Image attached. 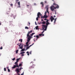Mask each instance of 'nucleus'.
Instances as JSON below:
<instances>
[{
  "label": "nucleus",
  "mask_w": 75,
  "mask_h": 75,
  "mask_svg": "<svg viewBox=\"0 0 75 75\" xmlns=\"http://www.w3.org/2000/svg\"><path fill=\"white\" fill-rule=\"evenodd\" d=\"M1 25V23H0V25Z\"/></svg>",
  "instance_id": "0e129e2a"
},
{
  "label": "nucleus",
  "mask_w": 75,
  "mask_h": 75,
  "mask_svg": "<svg viewBox=\"0 0 75 75\" xmlns=\"http://www.w3.org/2000/svg\"><path fill=\"white\" fill-rule=\"evenodd\" d=\"M38 39V38H37L36 39V40H37Z\"/></svg>",
  "instance_id": "338daca9"
},
{
  "label": "nucleus",
  "mask_w": 75,
  "mask_h": 75,
  "mask_svg": "<svg viewBox=\"0 0 75 75\" xmlns=\"http://www.w3.org/2000/svg\"><path fill=\"white\" fill-rule=\"evenodd\" d=\"M18 50H17L16 51V54H18Z\"/></svg>",
  "instance_id": "6ab92c4d"
},
{
  "label": "nucleus",
  "mask_w": 75,
  "mask_h": 75,
  "mask_svg": "<svg viewBox=\"0 0 75 75\" xmlns=\"http://www.w3.org/2000/svg\"><path fill=\"white\" fill-rule=\"evenodd\" d=\"M36 19L37 21H38V17L36 18Z\"/></svg>",
  "instance_id": "f704fd0d"
},
{
  "label": "nucleus",
  "mask_w": 75,
  "mask_h": 75,
  "mask_svg": "<svg viewBox=\"0 0 75 75\" xmlns=\"http://www.w3.org/2000/svg\"><path fill=\"white\" fill-rule=\"evenodd\" d=\"M19 60H20V59H17L16 60V62H18V61H19Z\"/></svg>",
  "instance_id": "a878e982"
},
{
  "label": "nucleus",
  "mask_w": 75,
  "mask_h": 75,
  "mask_svg": "<svg viewBox=\"0 0 75 75\" xmlns=\"http://www.w3.org/2000/svg\"><path fill=\"white\" fill-rule=\"evenodd\" d=\"M18 6H20V2H18Z\"/></svg>",
  "instance_id": "a211bd4d"
},
{
  "label": "nucleus",
  "mask_w": 75,
  "mask_h": 75,
  "mask_svg": "<svg viewBox=\"0 0 75 75\" xmlns=\"http://www.w3.org/2000/svg\"><path fill=\"white\" fill-rule=\"evenodd\" d=\"M49 20H47L46 21V25H42V28L43 30H44V31H46L47 29V27L49 24H51V23H50L48 22Z\"/></svg>",
  "instance_id": "f257e3e1"
},
{
  "label": "nucleus",
  "mask_w": 75,
  "mask_h": 75,
  "mask_svg": "<svg viewBox=\"0 0 75 75\" xmlns=\"http://www.w3.org/2000/svg\"><path fill=\"white\" fill-rule=\"evenodd\" d=\"M21 44H20V45H19V46L20 47V46H21Z\"/></svg>",
  "instance_id": "de8ad7c7"
},
{
  "label": "nucleus",
  "mask_w": 75,
  "mask_h": 75,
  "mask_svg": "<svg viewBox=\"0 0 75 75\" xmlns=\"http://www.w3.org/2000/svg\"><path fill=\"white\" fill-rule=\"evenodd\" d=\"M18 7H20V5H19L18 6Z\"/></svg>",
  "instance_id": "603ef678"
},
{
  "label": "nucleus",
  "mask_w": 75,
  "mask_h": 75,
  "mask_svg": "<svg viewBox=\"0 0 75 75\" xmlns=\"http://www.w3.org/2000/svg\"><path fill=\"white\" fill-rule=\"evenodd\" d=\"M46 11L47 13H48V14H49V12L48 11V8L47 7Z\"/></svg>",
  "instance_id": "4468645a"
},
{
  "label": "nucleus",
  "mask_w": 75,
  "mask_h": 75,
  "mask_svg": "<svg viewBox=\"0 0 75 75\" xmlns=\"http://www.w3.org/2000/svg\"><path fill=\"white\" fill-rule=\"evenodd\" d=\"M43 17H42V16L41 17V18H43Z\"/></svg>",
  "instance_id": "6e6d98bb"
},
{
  "label": "nucleus",
  "mask_w": 75,
  "mask_h": 75,
  "mask_svg": "<svg viewBox=\"0 0 75 75\" xmlns=\"http://www.w3.org/2000/svg\"><path fill=\"white\" fill-rule=\"evenodd\" d=\"M56 16H54V17H55Z\"/></svg>",
  "instance_id": "4d7b16f0"
},
{
  "label": "nucleus",
  "mask_w": 75,
  "mask_h": 75,
  "mask_svg": "<svg viewBox=\"0 0 75 75\" xmlns=\"http://www.w3.org/2000/svg\"><path fill=\"white\" fill-rule=\"evenodd\" d=\"M21 75H24V72L22 74H21Z\"/></svg>",
  "instance_id": "a19ab883"
},
{
  "label": "nucleus",
  "mask_w": 75,
  "mask_h": 75,
  "mask_svg": "<svg viewBox=\"0 0 75 75\" xmlns=\"http://www.w3.org/2000/svg\"><path fill=\"white\" fill-rule=\"evenodd\" d=\"M33 32V30H30V32H28V33L27 34V35H28V36L29 35V34H30V33H31Z\"/></svg>",
  "instance_id": "1a4fd4ad"
},
{
  "label": "nucleus",
  "mask_w": 75,
  "mask_h": 75,
  "mask_svg": "<svg viewBox=\"0 0 75 75\" xmlns=\"http://www.w3.org/2000/svg\"><path fill=\"white\" fill-rule=\"evenodd\" d=\"M16 71L17 72V74H18V75H20V74H19L20 70H19L18 69V68H16Z\"/></svg>",
  "instance_id": "39448f33"
},
{
  "label": "nucleus",
  "mask_w": 75,
  "mask_h": 75,
  "mask_svg": "<svg viewBox=\"0 0 75 75\" xmlns=\"http://www.w3.org/2000/svg\"><path fill=\"white\" fill-rule=\"evenodd\" d=\"M39 35L40 36H41V35H42V34H39Z\"/></svg>",
  "instance_id": "c03bdc74"
},
{
  "label": "nucleus",
  "mask_w": 75,
  "mask_h": 75,
  "mask_svg": "<svg viewBox=\"0 0 75 75\" xmlns=\"http://www.w3.org/2000/svg\"><path fill=\"white\" fill-rule=\"evenodd\" d=\"M28 6H29V5H27V7Z\"/></svg>",
  "instance_id": "680f3d73"
},
{
  "label": "nucleus",
  "mask_w": 75,
  "mask_h": 75,
  "mask_svg": "<svg viewBox=\"0 0 75 75\" xmlns=\"http://www.w3.org/2000/svg\"><path fill=\"white\" fill-rule=\"evenodd\" d=\"M40 24H42V23H40Z\"/></svg>",
  "instance_id": "774afa93"
},
{
  "label": "nucleus",
  "mask_w": 75,
  "mask_h": 75,
  "mask_svg": "<svg viewBox=\"0 0 75 75\" xmlns=\"http://www.w3.org/2000/svg\"><path fill=\"white\" fill-rule=\"evenodd\" d=\"M8 72H10V69H8Z\"/></svg>",
  "instance_id": "473e14b6"
},
{
  "label": "nucleus",
  "mask_w": 75,
  "mask_h": 75,
  "mask_svg": "<svg viewBox=\"0 0 75 75\" xmlns=\"http://www.w3.org/2000/svg\"><path fill=\"white\" fill-rule=\"evenodd\" d=\"M28 23L29 24L28 26H30V22H28Z\"/></svg>",
  "instance_id": "e433bc0d"
},
{
  "label": "nucleus",
  "mask_w": 75,
  "mask_h": 75,
  "mask_svg": "<svg viewBox=\"0 0 75 75\" xmlns=\"http://www.w3.org/2000/svg\"><path fill=\"white\" fill-rule=\"evenodd\" d=\"M29 48H30V47L29 46L26 48V50H28V49H29Z\"/></svg>",
  "instance_id": "c85d7f7f"
},
{
  "label": "nucleus",
  "mask_w": 75,
  "mask_h": 75,
  "mask_svg": "<svg viewBox=\"0 0 75 75\" xmlns=\"http://www.w3.org/2000/svg\"><path fill=\"white\" fill-rule=\"evenodd\" d=\"M34 43H33L32 45H30L29 46V47H31V46H32V45H34Z\"/></svg>",
  "instance_id": "7c9ffc66"
},
{
  "label": "nucleus",
  "mask_w": 75,
  "mask_h": 75,
  "mask_svg": "<svg viewBox=\"0 0 75 75\" xmlns=\"http://www.w3.org/2000/svg\"><path fill=\"white\" fill-rule=\"evenodd\" d=\"M50 20H51V22H52V21H53V20H54V18L52 16H51V17L50 18Z\"/></svg>",
  "instance_id": "423d86ee"
},
{
  "label": "nucleus",
  "mask_w": 75,
  "mask_h": 75,
  "mask_svg": "<svg viewBox=\"0 0 75 75\" xmlns=\"http://www.w3.org/2000/svg\"><path fill=\"white\" fill-rule=\"evenodd\" d=\"M26 46H27V47H28L29 46V45L28 44H26V45H25L24 47H26Z\"/></svg>",
  "instance_id": "5701e85b"
},
{
  "label": "nucleus",
  "mask_w": 75,
  "mask_h": 75,
  "mask_svg": "<svg viewBox=\"0 0 75 75\" xmlns=\"http://www.w3.org/2000/svg\"><path fill=\"white\" fill-rule=\"evenodd\" d=\"M29 41H28V42H26V44H28V42Z\"/></svg>",
  "instance_id": "4c0bfd02"
},
{
  "label": "nucleus",
  "mask_w": 75,
  "mask_h": 75,
  "mask_svg": "<svg viewBox=\"0 0 75 75\" xmlns=\"http://www.w3.org/2000/svg\"><path fill=\"white\" fill-rule=\"evenodd\" d=\"M8 68H9L8 67H6V68H7V69H9Z\"/></svg>",
  "instance_id": "8fccbe9b"
},
{
  "label": "nucleus",
  "mask_w": 75,
  "mask_h": 75,
  "mask_svg": "<svg viewBox=\"0 0 75 75\" xmlns=\"http://www.w3.org/2000/svg\"><path fill=\"white\" fill-rule=\"evenodd\" d=\"M2 49H3V47H2V46H1V47H0V49L2 50Z\"/></svg>",
  "instance_id": "72a5a7b5"
},
{
  "label": "nucleus",
  "mask_w": 75,
  "mask_h": 75,
  "mask_svg": "<svg viewBox=\"0 0 75 75\" xmlns=\"http://www.w3.org/2000/svg\"><path fill=\"white\" fill-rule=\"evenodd\" d=\"M35 25H37V23L36 22H35Z\"/></svg>",
  "instance_id": "49530a36"
},
{
  "label": "nucleus",
  "mask_w": 75,
  "mask_h": 75,
  "mask_svg": "<svg viewBox=\"0 0 75 75\" xmlns=\"http://www.w3.org/2000/svg\"><path fill=\"white\" fill-rule=\"evenodd\" d=\"M19 43H18V44H17V45H19Z\"/></svg>",
  "instance_id": "bf43d9fd"
},
{
  "label": "nucleus",
  "mask_w": 75,
  "mask_h": 75,
  "mask_svg": "<svg viewBox=\"0 0 75 75\" xmlns=\"http://www.w3.org/2000/svg\"><path fill=\"white\" fill-rule=\"evenodd\" d=\"M20 49H23V45H22V46L20 47Z\"/></svg>",
  "instance_id": "4be33fe9"
},
{
  "label": "nucleus",
  "mask_w": 75,
  "mask_h": 75,
  "mask_svg": "<svg viewBox=\"0 0 75 75\" xmlns=\"http://www.w3.org/2000/svg\"><path fill=\"white\" fill-rule=\"evenodd\" d=\"M19 1V0H16V3H17V2L18 1Z\"/></svg>",
  "instance_id": "58836bf2"
},
{
  "label": "nucleus",
  "mask_w": 75,
  "mask_h": 75,
  "mask_svg": "<svg viewBox=\"0 0 75 75\" xmlns=\"http://www.w3.org/2000/svg\"><path fill=\"white\" fill-rule=\"evenodd\" d=\"M25 53V52H22L20 53L21 54H24Z\"/></svg>",
  "instance_id": "412c9836"
},
{
  "label": "nucleus",
  "mask_w": 75,
  "mask_h": 75,
  "mask_svg": "<svg viewBox=\"0 0 75 75\" xmlns=\"http://www.w3.org/2000/svg\"><path fill=\"white\" fill-rule=\"evenodd\" d=\"M25 29H29V28H28V27L27 26L25 27Z\"/></svg>",
  "instance_id": "393cba45"
},
{
  "label": "nucleus",
  "mask_w": 75,
  "mask_h": 75,
  "mask_svg": "<svg viewBox=\"0 0 75 75\" xmlns=\"http://www.w3.org/2000/svg\"><path fill=\"white\" fill-rule=\"evenodd\" d=\"M34 34H35V33H33L32 34L30 35L31 36H33Z\"/></svg>",
  "instance_id": "f3484780"
},
{
  "label": "nucleus",
  "mask_w": 75,
  "mask_h": 75,
  "mask_svg": "<svg viewBox=\"0 0 75 75\" xmlns=\"http://www.w3.org/2000/svg\"><path fill=\"white\" fill-rule=\"evenodd\" d=\"M34 42H35V40H34Z\"/></svg>",
  "instance_id": "e2e57ef3"
},
{
  "label": "nucleus",
  "mask_w": 75,
  "mask_h": 75,
  "mask_svg": "<svg viewBox=\"0 0 75 75\" xmlns=\"http://www.w3.org/2000/svg\"><path fill=\"white\" fill-rule=\"evenodd\" d=\"M31 52H32V51H30V54H31Z\"/></svg>",
  "instance_id": "79ce46f5"
},
{
  "label": "nucleus",
  "mask_w": 75,
  "mask_h": 75,
  "mask_svg": "<svg viewBox=\"0 0 75 75\" xmlns=\"http://www.w3.org/2000/svg\"><path fill=\"white\" fill-rule=\"evenodd\" d=\"M59 8V6L57 4H55V3H53V6H50V9L52 11H53L54 10V9H56V8Z\"/></svg>",
  "instance_id": "f03ea898"
},
{
  "label": "nucleus",
  "mask_w": 75,
  "mask_h": 75,
  "mask_svg": "<svg viewBox=\"0 0 75 75\" xmlns=\"http://www.w3.org/2000/svg\"><path fill=\"white\" fill-rule=\"evenodd\" d=\"M36 38H39V36H38V35H36Z\"/></svg>",
  "instance_id": "2f4dec72"
},
{
  "label": "nucleus",
  "mask_w": 75,
  "mask_h": 75,
  "mask_svg": "<svg viewBox=\"0 0 75 75\" xmlns=\"http://www.w3.org/2000/svg\"><path fill=\"white\" fill-rule=\"evenodd\" d=\"M15 59H16V58H14L13 59H12V60H13V61H14Z\"/></svg>",
  "instance_id": "c756f323"
},
{
  "label": "nucleus",
  "mask_w": 75,
  "mask_h": 75,
  "mask_svg": "<svg viewBox=\"0 0 75 75\" xmlns=\"http://www.w3.org/2000/svg\"><path fill=\"white\" fill-rule=\"evenodd\" d=\"M45 15H47V12H45Z\"/></svg>",
  "instance_id": "37998d69"
},
{
  "label": "nucleus",
  "mask_w": 75,
  "mask_h": 75,
  "mask_svg": "<svg viewBox=\"0 0 75 75\" xmlns=\"http://www.w3.org/2000/svg\"><path fill=\"white\" fill-rule=\"evenodd\" d=\"M21 69H23V68L20 67V69H18V70L19 71H20V70L21 71Z\"/></svg>",
  "instance_id": "bb28decb"
},
{
  "label": "nucleus",
  "mask_w": 75,
  "mask_h": 75,
  "mask_svg": "<svg viewBox=\"0 0 75 75\" xmlns=\"http://www.w3.org/2000/svg\"><path fill=\"white\" fill-rule=\"evenodd\" d=\"M13 6V4H11V6Z\"/></svg>",
  "instance_id": "ea45409f"
},
{
  "label": "nucleus",
  "mask_w": 75,
  "mask_h": 75,
  "mask_svg": "<svg viewBox=\"0 0 75 75\" xmlns=\"http://www.w3.org/2000/svg\"><path fill=\"white\" fill-rule=\"evenodd\" d=\"M42 35V36H44V34H43Z\"/></svg>",
  "instance_id": "864d4df0"
},
{
  "label": "nucleus",
  "mask_w": 75,
  "mask_h": 75,
  "mask_svg": "<svg viewBox=\"0 0 75 75\" xmlns=\"http://www.w3.org/2000/svg\"><path fill=\"white\" fill-rule=\"evenodd\" d=\"M26 53H27V54H27L28 55H30V54H29V52H26Z\"/></svg>",
  "instance_id": "cd10ccee"
},
{
  "label": "nucleus",
  "mask_w": 75,
  "mask_h": 75,
  "mask_svg": "<svg viewBox=\"0 0 75 75\" xmlns=\"http://www.w3.org/2000/svg\"><path fill=\"white\" fill-rule=\"evenodd\" d=\"M25 51V49H22V50L21 51V52H22V51Z\"/></svg>",
  "instance_id": "dca6fc26"
},
{
  "label": "nucleus",
  "mask_w": 75,
  "mask_h": 75,
  "mask_svg": "<svg viewBox=\"0 0 75 75\" xmlns=\"http://www.w3.org/2000/svg\"><path fill=\"white\" fill-rule=\"evenodd\" d=\"M48 17V16L46 15H45L43 17V18H47Z\"/></svg>",
  "instance_id": "6e6552de"
},
{
  "label": "nucleus",
  "mask_w": 75,
  "mask_h": 75,
  "mask_svg": "<svg viewBox=\"0 0 75 75\" xmlns=\"http://www.w3.org/2000/svg\"><path fill=\"white\" fill-rule=\"evenodd\" d=\"M45 3H47V1H45Z\"/></svg>",
  "instance_id": "5fc2aeb1"
},
{
  "label": "nucleus",
  "mask_w": 75,
  "mask_h": 75,
  "mask_svg": "<svg viewBox=\"0 0 75 75\" xmlns=\"http://www.w3.org/2000/svg\"><path fill=\"white\" fill-rule=\"evenodd\" d=\"M19 41H20L21 42H23V39H21L19 40Z\"/></svg>",
  "instance_id": "2eb2a0df"
},
{
  "label": "nucleus",
  "mask_w": 75,
  "mask_h": 75,
  "mask_svg": "<svg viewBox=\"0 0 75 75\" xmlns=\"http://www.w3.org/2000/svg\"><path fill=\"white\" fill-rule=\"evenodd\" d=\"M31 63H33V62H31L30 63V64H31Z\"/></svg>",
  "instance_id": "13d9d810"
},
{
  "label": "nucleus",
  "mask_w": 75,
  "mask_h": 75,
  "mask_svg": "<svg viewBox=\"0 0 75 75\" xmlns=\"http://www.w3.org/2000/svg\"><path fill=\"white\" fill-rule=\"evenodd\" d=\"M40 16H42V14H41V13H40V12H38L37 14L38 17V18H40Z\"/></svg>",
  "instance_id": "0eeeda50"
},
{
  "label": "nucleus",
  "mask_w": 75,
  "mask_h": 75,
  "mask_svg": "<svg viewBox=\"0 0 75 75\" xmlns=\"http://www.w3.org/2000/svg\"><path fill=\"white\" fill-rule=\"evenodd\" d=\"M35 65H33L32 66L30 67V69H31V68H34V66Z\"/></svg>",
  "instance_id": "9d476101"
},
{
  "label": "nucleus",
  "mask_w": 75,
  "mask_h": 75,
  "mask_svg": "<svg viewBox=\"0 0 75 75\" xmlns=\"http://www.w3.org/2000/svg\"><path fill=\"white\" fill-rule=\"evenodd\" d=\"M38 27H39L38 26H37L35 27L36 30H38V29H39L38 28Z\"/></svg>",
  "instance_id": "9b49d317"
},
{
  "label": "nucleus",
  "mask_w": 75,
  "mask_h": 75,
  "mask_svg": "<svg viewBox=\"0 0 75 75\" xmlns=\"http://www.w3.org/2000/svg\"><path fill=\"white\" fill-rule=\"evenodd\" d=\"M22 66V64H20L19 66H18V67H21Z\"/></svg>",
  "instance_id": "aec40b11"
},
{
  "label": "nucleus",
  "mask_w": 75,
  "mask_h": 75,
  "mask_svg": "<svg viewBox=\"0 0 75 75\" xmlns=\"http://www.w3.org/2000/svg\"><path fill=\"white\" fill-rule=\"evenodd\" d=\"M42 24H45V21H43L42 22Z\"/></svg>",
  "instance_id": "b1692460"
},
{
  "label": "nucleus",
  "mask_w": 75,
  "mask_h": 75,
  "mask_svg": "<svg viewBox=\"0 0 75 75\" xmlns=\"http://www.w3.org/2000/svg\"><path fill=\"white\" fill-rule=\"evenodd\" d=\"M4 70L5 71H6V68H4Z\"/></svg>",
  "instance_id": "c9c22d12"
},
{
  "label": "nucleus",
  "mask_w": 75,
  "mask_h": 75,
  "mask_svg": "<svg viewBox=\"0 0 75 75\" xmlns=\"http://www.w3.org/2000/svg\"><path fill=\"white\" fill-rule=\"evenodd\" d=\"M21 55H22V56H24V54H22Z\"/></svg>",
  "instance_id": "3c124183"
},
{
  "label": "nucleus",
  "mask_w": 75,
  "mask_h": 75,
  "mask_svg": "<svg viewBox=\"0 0 75 75\" xmlns=\"http://www.w3.org/2000/svg\"><path fill=\"white\" fill-rule=\"evenodd\" d=\"M41 21H43V19H41Z\"/></svg>",
  "instance_id": "052dcab7"
},
{
  "label": "nucleus",
  "mask_w": 75,
  "mask_h": 75,
  "mask_svg": "<svg viewBox=\"0 0 75 75\" xmlns=\"http://www.w3.org/2000/svg\"><path fill=\"white\" fill-rule=\"evenodd\" d=\"M34 37H36V36H34Z\"/></svg>",
  "instance_id": "69168bd1"
},
{
  "label": "nucleus",
  "mask_w": 75,
  "mask_h": 75,
  "mask_svg": "<svg viewBox=\"0 0 75 75\" xmlns=\"http://www.w3.org/2000/svg\"><path fill=\"white\" fill-rule=\"evenodd\" d=\"M17 62H15V64L16 65H14L13 67H12L13 69H14V68H16V67H18V63H17Z\"/></svg>",
  "instance_id": "7ed1b4c3"
},
{
  "label": "nucleus",
  "mask_w": 75,
  "mask_h": 75,
  "mask_svg": "<svg viewBox=\"0 0 75 75\" xmlns=\"http://www.w3.org/2000/svg\"><path fill=\"white\" fill-rule=\"evenodd\" d=\"M40 4L42 5V7H44V4H43V2H41Z\"/></svg>",
  "instance_id": "ddd939ff"
},
{
  "label": "nucleus",
  "mask_w": 75,
  "mask_h": 75,
  "mask_svg": "<svg viewBox=\"0 0 75 75\" xmlns=\"http://www.w3.org/2000/svg\"><path fill=\"white\" fill-rule=\"evenodd\" d=\"M44 20H47H47H48V19H46V18Z\"/></svg>",
  "instance_id": "09e8293b"
},
{
  "label": "nucleus",
  "mask_w": 75,
  "mask_h": 75,
  "mask_svg": "<svg viewBox=\"0 0 75 75\" xmlns=\"http://www.w3.org/2000/svg\"><path fill=\"white\" fill-rule=\"evenodd\" d=\"M44 33V30H43L42 32V34H43Z\"/></svg>",
  "instance_id": "a18cd8bd"
},
{
  "label": "nucleus",
  "mask_w": 75,
  "mask_h": 75,
  "mask_svg": "<svg viewBox=\"0 0 75 75\" xmlns=\"http://www.w3.org/2000/svg\"><path fill=\"white\" fill-rule=\"evenodd\" d=\"M57 18H56L54 19V24H55V22H56V21H57Z\"/></svg>",
  "instance_id": "f8f14e48"
},
{
  "label": "nucleus",
  "mask_w": 75,
  "mask_h": 75,
  "mask_svg": "<svg viewBox=\"0 0 75 75\" xmlns=\"http://www.w3.org/2000/svg\"><path fill=\"white\" fill-rule=\"evenodd\" d=\"M27 37H28L27 41H30V40H31V37L30 36V35H29L28 36V35H27Z\"/></svg>",
  "instance_id": "20e7f679"
}]
</instances>
